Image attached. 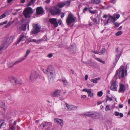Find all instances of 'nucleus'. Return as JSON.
Returning a JSON list of instances; mask_svg holds the SVG:
<instances>
[{
  "label": "nucleus",
  "instance_id": "obj_1",
  "mask_svg": "<svg viewBox=\"0 0 130 130\" xmlns=\"http://www.w3.org/2000/svg\"><path fill=\"white\" fill-rule=\"evenodd\" d=\"M12 41L13 39L11 37L6 38L5 39L0 46V54L2 53L3 49L6 48Z\"/></svg>",
  "mask_w": 130,
  "mask_h": 130
},
{
  "label": "nucleus",
  "instance_id": "obj_2",
  "mask_svg": "<svg viewBox=\"0 0 130 130\" xmlns=\"http://www.w3.org/2000/svg\"><path fill=\"white\" fill-rule=\"evenodd\" d=\"M54 69L51 66H49L46 70V74L47 75L48 79L50 82L53 81V73Z\"/></svg>",
  "mask_w": 130,
  "mask_h": 130
},
{
  "label": "nucleus",
  "instance_id": "obj_3",
  "mask_svg": "<svg viewBox=\"0 0 130 130\" xmlns=\"http://www.w3.org/2000/svg\"><path fill=\"white\" fill-rule=\"evenodd\" d=\"M34 11L30 7L26 8L23 11V13L25 18H30L31 15L33 13Z\"/></svg>",
  "mask_w": 130,
  "mask_h": 130
},
{
  "label": "nucleus",
  "instance_id": "obj_4",
  "mask_svg": "<svg viewBox=\"0 0 130 130\" xmlns=\"http://www.w3.org/2000/svg\"><path fill=\"white\" fill-rule=\"evenodd\" d=\"M76 18L70 13L68 15L66 20V23L67 24L69 25L72 23H74L75 22Z\"/></svg>",
  "mask_w": 130,
  "mask_h": 130
},
{
  "label": "nucleus",
  "instance_id": "obj_5",
  "mask_svg": "<svg viewBox=\"0 0 130 130\" xmlns=\"http://www.w3.org/2000/svg\"><path fill=\"white\" fill-rule=\"evenodd\" d=\"M49 12L52 15H60L61 12V9L56 6L52 7L49 9Z\"/></svg>",
  "mask_w": 130,
  "mask_h": 130
},
{
  "label": "nucleus",
  "instance_id": "obj_6",
  "mask_svg": "<svg viewBox=\"0 0 130 130\" xmlns=\"http://www.w3.org/2000/svg\"><path fill=\"white\" fill-rule=\"evenodd\" d=\"M71 1H67L65 2H61L58 3L57 6L59 8H62L64 6H68L70 5Z\"/></svg>",
  "mask_w": 130,
  "mask_h": 130
},
{
  "label": "nucleus",
  "instance_id": "obj_7",
  "mask_svg": "<svg viewBox=\"0 0 130 130\" xmlns=\"http://www.w3.org/2000/svg\"><path fill=\"white\" fill-rule=\"evenodd\" d=\"M38 73L36 71H34L32 73L30 77V79L31 80L33 81L38 78Z\"/></svg>",
  "mask_w": 130,
  "mask_h": 130
},
{
  "label": "nucleus",
  "instance_id": "obj_8",
  "mask_svg": "<svg viewBox=\"0 0 130 130\" xmlns=\"http://www.w3.org/2000/svg\"><path fill=\"white\" fill-rule=\"evenodd\" d=\"M66 105L67 108H66L65 109L67 110H72L77 109V107L74 105H69L67 103Z\"/></svg>",
  "mask_w": 130,
  "mask_h": 130
},
{
  "label": "nucleus",
  "instance_id": "obj_9",
  "mask_svg": "<svg viewBox=\"0 0 130 130\" xmlns=\"http://www.w3.org/2000/svg\"><path fill=\"white\" fill-rule=\"evenodd\" d=\"M34 29L31 31L32 34H35L38 33L40 31V27L38 26V24H36L34 26Z\"/></svg>",
  "mask_w": 130,
  "mask_h": 130
},
{
  "label": "nucleus",
  "instance_id": "obj_10",
  "mask_svg": "<svg viewBox=\"0 0 130 130\" xmlns=\"http://www.w3.org/2000/svg\"><path fill=\"white\" fill-rule=\"evenodd\" d=\"M52 124V122H48L45 121H43L39 126V127L40 128L43 129L45 127L48 126L49 125H51Z\"/></svg>",
  "mask_w": 130,
  "mask_h": 130
},
{
  "label": "nucleus",
  "instance_id": "obj_11",
  "mask_svg": "<svg viewBox=\"0 0 130 130\" xmlns=\"http://www.w3.org/2000/svg\"><path fill=\"white\" fill-rule=\"evenodd\" d=\"M118 85L115 81H112L111 82L110 89L112 90L115 91L117 90Z\"/></svg>",
  "mask_w": 130,
  "mask_h": 130
},
{
  "label": "nucleus",
  "instance_id": "obj_12",
  "mask_svg": "<svg viewBox=\"0 0 130 130\" xmlns=\"http://www.w3.org/2000/svg\"><path fill=\"white\" fill-rule=\"evenodd\" d=\"M25 38V35L23 34H22L18 38L16 42V44H19L20 42L24 40Z\"/></svg>",
  "mask_w": 130,
  "mask_h": 130
},
{
  "label": "nucleus",
  "instance_id": "obj_13",
  "mask_svg": "<svg viewBox=\"0 0 130 130\" xmlns=\"http://www.w3.org/2000/svg\"><path fill=\"white\" fill-rule=\"evenodd\" d=\"M49 21L51 24L53 25L54 27H56L58 25L56 18L50 19H49Z\"/></svg>",
  "mask_w": 130,
  "mask_h": 130
},
{
  "label": "nucleus",
  "instance_id": "obj_14",
  "mask_svg": "<svg viewBox=\"0 0 130 130\" xmlns=\"http://www.w3.org/2000/svg\"><path fill=\"white\" fill-rule=\"evenodd\" d=\"M61 91L60 90H57L54 92L51 93V95L52 97H56L58 96H60Z\"/></svg>",
  "mask_w": 130,
  "mask_h": 130
},
{
  "label": "nucleus",
  "instance_id": "obj_15",
  "mask_svg": "<svg viewBox=\"0 0 130 130\" xmlns=\"http://www.w3.org/2000/svg\"><path fill=\"white\" fill-rule=\"evenodd\" d=\"M83 91H85L88 93V96L92 98L93 97V94L91 92V89H84L82 90Z\"/></svg>",
  "mask_w": 130,
  "mask_h": 130
},
{
  "label": "nucleus",
  "instance_id": "obj_16",
  "mask_svg": "<svg viewBox=\"0 0 130 130\" xmlns=\"http://www.w3.org/2000/svg\"><path fill=\"white\" fill-rule=\"evenodd\" d=\"M44 12L43 8L41 7H38L36 9V13L37 15L42 14Z\"/></svg>",
  "mask_w": 130,
  "mask_h": 130
},
{
  "label": "nucleus",
  "instance_id": "obj_17",
  "mask_svg": "<svg viewBox=\"0 0 130 130\" xmlns=\"http://www.w3.org/2000/svg\"><path fill=\"white\" fill-rule=\"evenodd\" d=\"M70 52L72 53L75 52L76 50V47L75 45L74 44L71 45L70 48H68Z\"/></svg>",
  "mask_w": 130,
  "mask_h": 130
},
{
  "label": "nucleus",
  "instance_id": "obj_18",
  "mask_svg": "<svg viewBox=\"0 0 130 130\" xmlns=\"http://www.w3.org/2000/svg\"><path fill=\"white\" fill-rule=\"evenodd\" d=\"M54 122L58 124H59L61 126L63 125V121L62 119L58 118L55 119H54Z\"/></svg>",
  "mask_w": 130,
  "mask_h": 130
},
{
  "label": "nucleus",
  "instance_id": "obj_19",
  "mask_svg": "<svg viewBox=\"0 0 130 130\" xmlns=\"http://www.w3.org/2000/svg\"><path fill=\"white\" fill-rule=\"evenodd\" d=\"M99 117V114L95 112H91L90 117L93 119H96Z\"/></svg>",
  "mask_w": 130,
  "mask_h": 130
},
{
  "label": "nucleus",
  "instance_id": "obj_20",
  "mask_svg": "<svg viewBox=\"0 0 130 130\" xmlns=\"http://www.w3.org/2000/svg\"><path fill=\"white\" fill-rule=\"evenodd\" d=\"M125 86L123 85L122 84L120 85L118 92H124L125 90Z\"/></svg>",
  "mask_w": 130,
  "mask_h": 130
},
{
  "label": "nucleus",
  "instance_id": "obj_21",
  "mask_svg": "<svg viewBox=\"0 0 130 130\" xmlns=\"http://www.w3.org/2000/svg\"><path fill=\"white\" fill-rule=\"evenodd\" d=\"M15 84H18L21 85L22 84V81L21 79L19 77H16Z\"/></svg>",
  "mask_w": 130,
  "mask_h": 130
},
{
  "label": "nucleus",
  "instance_id": "obj_22",
  "mask_svg": "<svg viewBox=\"0 0 130 130\" xmlns=\"http://www.w3.org/2000/svg\"><path fill=\"white\" fill-rule=\"evenodd\" d=\"M125 70L123 68H122L119 71V74L121 76L122 78H123L124 76Z\"/></svg>",
  "mask_w": 130,
  "mask_h": 130
},
{
  "label": "nucleus",
  "instance_id": "obj_23",
  "mask_svg": "<svg viewBox=\"0 0 130 130\" xmlns=\"http://www.w3.org/2000/svg\"><path fill=\"white\" fill-rule=\"evenodd\" d=\"M58 80L62 82L64 86H66L68 84V83L67 80L65 78L63 79H59Z\"/></svg>",
  "mask_w": 130,
  "mask_h": 130
},
{
  "label": "nucleus",
  "instance_id": "obj_24",
  "mask_svg": "<svg viewBox=\"0 0 130 130\" xmlns=\"http://www.w3.org/2000/svg\"><path fill=\"white\" fill-rule=\"evenodd\" d=\"M26 57H26V56H25V57H23L21 58V60H20V61H17V62H15L13 64L12 66H11V67L13 66H14L16 64H17L19 63V62H21L22 61H23V60H25L26 59Z\"/></svg>",
  "mask_w": 130,
  "mask_h": 130
},
{
  "label": "nucleus",
  "instance_id": "obj_25",
  "mask_svg": "<svg viewBox=\"0 0 130 130\" xmlns=\"http://www.w3.org/2000/svg\"><path fill=\"white\" fill-rule=\"evenodd\" d=\"M47 36H46L45 35L41 39L37 40V41H38L39 42H40L41 41H44L47 40Z\"/></svg>",
  "mask_w": 130,
  "mask_h": 130
},
{
  "label": "nucleus",
  "instance_id": "obj_26",
  "mask_svg": "<svg viewBox=\"0 0 130 130\" xmlns=\"http://www.w3.org/2000/svg\"><path fill=\"white\" fill-rule=\"evenodd\" d=\"M100 78L99 77L96 78L94 79H91V81L95 84H97L98 83L97 80H99Z\"/></svg>",
  "mask_w": 130,
  "mask_h": 130
},
{
  "label": "nucleus",
  "instance_id": "obj_27",
  "mask_svg": "<svg viewBox=\"0 0 130 130\" xmlns=\"http://www.w3.org/2000/svg\"><path fill=\"white\" fill-rule=\"evenodd\" d=\"M114 114L115 116H118L119 115L121 118L123 117V115L122 113H119V112L117 111H115V112Z\"/></svg>",
  "mask_w": 130,
  "mask_h": 130
},
{
  "label": "nucleus",
  "instance_id": "obj_28",
  "mask_svg": "<svg viewBox=\"0 0 130 130\" xmlns=\"http://www.w3.org/2000/svg\"><path fill=\"white\" fill-rule=\"evenodd\" d=\"M27 25V24H22L21 27V30L24 31L25 30Z\"/></svg>",
  "mask_w": 130,
  "mask_h": 130
},
{
  "label": "nucleus",
  "instance_id": "obj_29",
  "mask_svg": "<svg viewBox=\"0 0 130 130\" xmlns=\"http://www.w3.org/2000/svg\"><path fill=\"white\" fill-rule=\"evenodd\" d=\"M91 1L92 3L94 4H98L100 3V0H91Z\"/></svg>",
  "mask_w": 130,
  "mask_h": 130
},
{
  "label": "nucleus",
  "instance_id": "obj_30",
  "mask_svg": "<svg viewBox=\"0 0 130 130\" xmlns=\"http://www.w3.org/2000/svg\"><path fill=\"white\" fill-rule=\"evenodd\" d=\"M121 53L118 55H116V56L115 60L116 62H117L121 56Z\"/></svg>",
  "mask_w": 130,
  "mask_h": 130
},
{
  "label": "nucleus",
  "instance_id": "obj_31",
  "mask_svg": "<svg viewBox=\"0 0 130 130\" xmlns=\"http://www.w3.org/2000/svg\"><path fill=\"white\" fill-rule=\"evenodd\" d=\"M15 79L16 77H12L10 78V81L11 83L15 84Z\"/></svg>",
  "mask_w": 130,
  "mask_h": 130
},
{
  "label": "nucleus",
  "instance_id": "obj_32",
  "mask_svg": "<svg viewBox=\"0 0 130 130\" xmlns=\"http://www.w3.org/2000/svg\"><path fill=\"white\" fill-rule=\"evenodd\" d=\"M36 1L35 0H31L30 2L28 4V6H30L31 5Z\"/></svg>",
  "mask_w": 130,
  "mask_h": 130
},
{
  "label": "nucleus",
  "instance_id": "obj_33",
  "mask_svg": "<svg viewBox=\"0 0 130 130\" xmlns=\"http://www.w3.org/2000/svg\"><path fill=\"white\" fill-rule=\"evenodd\" d=\"M110 105H106V106L105 109V111H109L110 110H111V109L110 107Z\"/></svg>",
  "mask_w": 130,
  "mask_h": 130
},
{
  "label": "nucleus",
  "instance_id": "obj_34",
  "mask_svg": "<svg viewBox=\"0 0 130 130\" xmlns=\"http://www.w3.org/2000/svg\"><path fill=\"white\" fill-rule=\"evenodd\" d=\"M95 59L98 61L102 63L103 64H105V61H103L101 59L99 58H96Z\"/></svg>",
  "mask_w": 130,
  "mask_h": 130
},
{
  "label": "nucleus",
  "instance_id": "obj_35",
  "mask_svg": "<svg viewBox=\"0 0 130 130\" xmlns=\"http://www.w3.org/2000/svg\"><path fill=\"white\" fill-rule=\"evenodd\" d=\"M106 51L105 49L103 48H102L99 52V53L101 54V55L103 54Z\"/></svg>",
  "mask_w": 130,
  "mask_h": 130
},
{
  "label": "nucleus",
  "instance_id": "obj_36",
  "mask_svg": "<svg viewBox=\"0 0 130 130\" xmlns=\"http://www.w3.org/2000/svg\"><path fill=\"white\" fill-rule=\"evenodd\" d=\"M28 42H38V41L37 40H36L35 39H29L28 40Z\"/></svg>",
  "mask_w": 130,
  "mask_h": 130
},
{
  "label": "nucleus",
  "instance_id": "obj_37",
  "mask_svg": "<svg viewBox=\"0 0 130 130\" xmlns=\"http://www.w3.org/2000/svg\"><path fill=\"white\" fill-rule=\"evenodd\" d=\"M109 21L110 22L113 21L112 17L111 16H110L108 18V19L107 21V23H108L109 22Z\"/></svg>",
  "mask_w": 130,
  "mask_h": 130
},
{
  "label": "nucleus",
  "instance_id": "obj_38",
  "mask_svg": "<svg viewBox=\"0 0 130 130\" xmlns=\"http://www.w3.org/2000/svg\"><path fill=\"white\" fill-rule=\"evenodd\" d=\"M91 112H88L85 113L84 115L85 116H87L90 117Z\"/></svg>",
  "mask_w": 130,
  "mask_h": 130
},
{
  "label": "nucleus",
  "instance_id": "obj_39",
  "mask_svg": "<svg viewBox=\"0 0 130 130\" xmlns=\"http://www.w3.org/2000/svg\"><path fill=\"white\" fill-rule=\"evenodd\" d=\"M89 12L91 14H94L97 13V10H94L93 11L90 10H89Z\"/></svg>",
  "mask_w": 130,
  "mask_h": 130
},
{
  "label": "nucleus",
  "instance_id": "obj_40",
  "mask_svg": "<svg viewBox=\"0 0 130 130\" xmlns=\"http://www.w3.org/2000/svg\"><path fill=\"white\" fill-rule=\"evenodd\" d=\"M97 95L99 97L103 95V92L102 91H100L98 92L97 94Z\"/></svg>",
  "mask_w": 130,
  "mask_h": 130
},
{
  "label": "nucleus",
  "instance_id": "obj_41",
  "mask_svg": "<svg viewBox=\"0 0 130 130\" xmlns=\"http://www.w3.org/2000/svg\"><path fill=\"white\" fill-rule=\"evenodd\" d=\"M122 34V32L121 31H119L116 33V35L117 36H119Z\"/></svg>",
  "mask_w": 130,
  "mask_h": 130
},
{
  "label": "nucleus",
  "instance_id": "obj_42",
  "mask_svg": "<svg viewBox=\"0 0 130 130\" xmlns=\"http://www.w3.org/2000/svg\"><path fill=\"white\" fill-rule=\"evenodd\" d=\"M92 20L95 24H98V23L97 21V20L96 18H94Z\"/></svg>",
  "mask_w": 130,
  "mask_h": 130
},
{
  "label": "nucleus",
  "instance_id": "obj_43",
  "mask_svg": "<svg viewBox=\"0 0 130 130\" xmlns=\"http://www.w3.org/2000/svg\"><path fill=\"white\" fill-rule=\"evenodd\" d=\"M6 17V14L5 13H3L0 16V19Z\"/></svg>",
  "mask_w": 130,
  "mask_h": 130
},
{
  "label": "nucleus",
  "instance_id": "obj_44",
  "mask_svg": "<svg viewBox=\"0 0 130 130\" xmlns=\"http://www.w3.org/2000/svg\"><path fill=\"white\" fill-rule=\"evenodd\" d=\"M107 99L106 100V102H107V101H111L112 100V99L110 97H109L108 95H107L106 96Z\"/></svg>",
  "mask_w": 130,
  "mask_h": 130
},
{
  "label": "nucleus",
  "instance_id": "obj_45",
  "mask_svg": "<svg viewBox=\"0 0 130 130\" xmlns=\"http://www.w3.org/2000/svg\"><path fill=\"white\" fill-rule=\"evenodd\" d=\"M0 106L1 108H3L4 110H5V108H4L5 107V104L4 103H2L1 104Z\"/></svg>",
  "mask_w": 130,
  "mask_h": 130
},
{
  "label": "nucleus",
  "instance_id": "obj_46",
  "mask_svg": "<svg viewBox=\"0 0 130 130\" xmlns=\"http://www.w3.org/2000/svg\"><path fill=\"white\" fill-rule=\"evenodd\" d=\"M66 14V13H64L63 12H62L61 13V17L62 19L63 18L65 15Z\"/></svg>",
  "mask_w": 130,
  "mask_h": 130
},
{
  "label": "nucleus",
  "instance_id": "obj_47",
  "mask_svg": "<svg viewBox=\"0 0 130 130\" xmlns=\"http://www.w3.org/2000/svg\"><path fill=\"white\" fill-rule=\"evenodd\" d=\"M30 52V51L29 50H28L26 53V54L25 55L26 57H27V56L29 54Z\"/></svg>",
  "mask_w": 130,
  "mask_h": 130
},
{
  "label": "nucleus",
  "instance_id": "obj_48",
  "mask_svg": "<svg viewBox=\"0 0 130 130\" xmlns=\"http://www.w3.org/2000/svg\"><path fill=\"white\" fill-rule=\"evenodd\" d=\"M113 24L115 26L117 27H118L120 25V24L116 22H114Z\"/></svg>",
  "mask_w": 130,
  "mask_h": 130
},
{
  "label": "nucleus",
  "instance_id": "obj_49",
  "mask_svg": "<svg viewBox=\"0 0 130 130\" xmlns=\"http://www.w3.org/2000/svg\"><path fill=\"white\" fill-rule=\"evenodd\" d=\"M10 129L11 130H15V126L13 125L10 127Z\"/></svg>",
  "mask_w": 130,
  "mask_h": 130
},
{
  "label": "nucleus",
  "instance_id": "obj_50",
  "mask_svg": "<svg viewBox=\"0 0 130 130\" xmlns=\"http://www.w3.org/2000/svg\"><path fill=\"white\" fill-rule=\"evenodd\" d=\"M87 85L89 87H91L93 86L94 84H88Z\"/></svg>",
  "mask_w": 130,
  "mask_h": 130
},
{
  "label": "nucleus",
  "instance_id": "obj_51",
  "mask_svg": "<svg viewBox=\"0 0 130 130\" xmlns=\"http://www.w3.org/2000/svg\"><path fill=\"white\" fill-rule=\"evenodd\" d=\"M88 8L86 7H85L83 10V12L84 13H85L86 11L88 10Z\"/></svg>",
  "mask_w": 130,
  "mask_h": 130
},
{
  "label": "nucleus",
  "instance_id": "obj_52",
  "mask_svg": "<svg viewBox=\"0 0 130 130\" xmlns=\"http://www.w3.org/2000/svg\"><path fill=\"white\" fill-rule=\"evenodd\" d=\"M5 123L3 121L2 123L0 125V129L1 128V127L3 125H5Z\"/></svg>",
  "mask_w": 130,
  "mask_h": 130
},
{
  "label": "nucleus",
  "instance_id": "obj_53",
  "mask_svg": "<svg viewBox=\"0 0 130 130\" xmlns=\"http://www.w3.org/2000/svg\"><path fill=\"white\" fill-rule=\"evenodd\" d=\"M93 52L95 54H98L100 55H101V54L99 53V52L96 51H93Z\"/></svg>",
  "mask_w": 130,
  "mask_h": 130
},
{
  "label": "nucleus",
  "instance_id": "obj_54",
  "mask_svg": "<svg viewBox=\"0 0 130 130\" xmlns=\"http://www.w3.org/2000/svg\"><path fill=\"white\" fill-rule=\"evenodd\" d=\"M13 23V22H9L8 23V24L7 25L8 26H10Z\"/></svg>",
  "mask_w": 130,
  "mask_h": 130
},
{
  "label": "nucleus",
  "instance_id": "obj_55",
  "mask_svg": "<svg viewBox=\"0 0 130 130\" xmlns=\"http://www.w3.org/2000/svg\"><path fill=\"white\" fill-rule=\"evenodd\" d=\"M119 71L118 70H117L116 71V73L114 77L116 78L117 77V75L118 74Z\"/></svg>",
  "mask_w": 130,
  "mask_h": 130
},
{
  "label": "nucleus",
  "instance_id": "obj_56",
  "mask_svg": "<svg viewBox=\"0 0 130 130\" xmlns=\"http://www.w3.org/2000/svg\"><path fill=\"white\" fill-rule=\"evenodd\" d=\"M7 23V21H6L3 23H0V25H2L4 24H6Z\"/></svg>",
  "mask_w": 130,
  "mask_h": 130
},
{
  "label": "nucleus",
  "instance_id": "obj_57",
  "mask_svg": "<svg viewBox=\"0 0 130 130\" xmlns=\"http://www.w3.org/2000/svg\"><path fill=\"white\" fill-rule=\"evenodd\" d=\"M52 56H53V55L51 53L49 54L48 55V57L49 58H51Z\"/></svg>",
  "mask_w": 130,
  "mask_h": 130
},
{
  "label": "nucleus",
  "instance_id": "obj_58",
  "mask_svg": "<svg viewBox=\"0 0 130 130\" xmlns=\"http://www.w3.org/2000/svg\"><path fill=\"white\" fill-rule=\"evenodd\" d=\"M120 15L119 14H117L116 15V18L118 19L120 17Z\"/></svg>",
  "mask_w": 130,
  "mask_h": 130
},
{
  "label": "nucleus",
  "instance_id": "obj_59",
  "mask_svg": "<svg viewBox=\"0 0 130 130\" xmlns=\"http://www.w3.org/2000/svg\"><path fill=\"white\" fill-rule=\"evenodd\" d=\"M116 2V0H111L110 1V2L111 3H114Z\"/></svg>",
  "mask_w": 130,
  "mask_h": 130
},
{
  "label": "nucleus",
  "instance_id": "obj_60",
  "mask_svg": "<svg viewBox=\"0 0 130 130\" xmlns=\"http://www.w3.org/2000/svg\"><path fill=\"white\" fill-rule=\"evenodd\" d=\"M51 0H46L45 2L47 4L49 3L50 2Z\"/></svg>",
  "mask_w": 130,
  "mask_h": 130
},
{
  "label": "nucleus",
  "instance_id": "obj_61",
  "mask_svg": "<svg viewBox=\"0 0 130 130\" xmlns=\"http://www.w3.org/2000/svg\"><path fill=\"white\" fill-rule=\"evenodd\" d=\"M88 75H86L85 77V79L86 80H87L88 79Z\"/></svg>",
  "mask_w": 130,
  "mask_h": 130
},
{
  "label": "nucleus",
  "instance_id": "obj_62",
  "mask_svg": "<svg viewBox=\"0 0 130 130\" xmlns=\"http://www.w3.org/2000/svg\"><path fill=\"white\" fill-rule=\"evenodd\" d=\"M116 17H112V21H116Z\"/></svg>",
  "mask_w": 130,
  "mask_h": 130
},
{
  "label": "nucleus",
  "instance_id": "obj_63",
  "mask_svg": "<svg viewBox=\"0 0 130 130\" xmlns=\"http://www.w3.org/2000/svg\"><path fill=\"white\" fill-rule=\"evenodd\" d=\"M123 105L122 104H120L119 105V107L120 108H122L123 107Z\"/></svg>",
  "mask_w": 130,
  "mask_h": 130
},
{
  "label": "nucleus",
  "instance_id": "obj_64",
  "mask_svg": "<svg viewBox=\"0 0 130 130\" xmlns=\"http://www.w3.org/2000/svg\"><path fill=\"white\" fill-rule=\"evenodd\" d=\"M89 26H91L93 24V23L91 22H89Z\"/></svg>",
  "mask_w": 130,
  "mask_h": 130
}]
</instances>
